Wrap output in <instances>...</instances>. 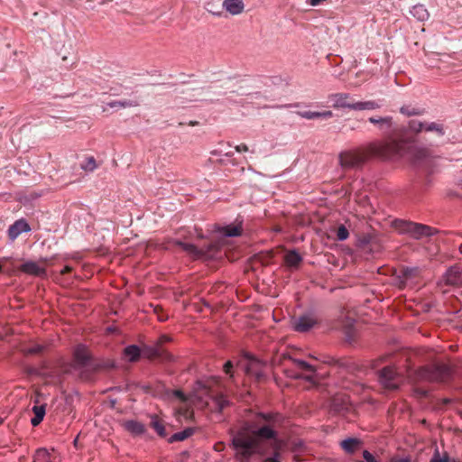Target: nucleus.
<instances>
[{
  "instance_id": "obj_39",
  "label": "nucleus",
  "mask_w": 462,
  "mask_h": 462,
  "mask_svg": "<svg viewBox=\"0 0 462 462\" xmlns=\"http://www.w3.org/2000/svg\"><path fill=\"white\" fill-rule=\"evenodd\" d=\"M9 261V257H3L0 259V273H5L11 274L14 272L13 266H6L5 263Z\"/></svg>"
},
{
  "instance_id": "obj_6",
  "label": "nucleus",
  "mask_w": 462,
  "mask_h": 462,
  "mask_svg": "<svg viewBox=\"0 0 462 462\" xmlns=\"http://www.w3.org/2000/svg\"><path fill=\"white\" fill-rule=\"evenodd\" d=\"M293 367H286L285 374L292 379H304L307 382H313L314 367L304 360L290 358Z\"/></svg>"
},
{
  "instance_id": "obj_22",
  "label": "nucleus",
  "mask_w": 462,
  "mask_h": 462,
  "mask_svg": "<svg viewBox=\"0 0 462 462\" xmlns=\"http://www.w3.org/2000/svg\"><path fill=\"white\" fill-rule=\"evenodd\" d=\"M411 14L420 22H424L429 19L430 14L423 5H415L410 11Z\"/></svg>"
},
{
  "instance_id": "obj_7",
  "label": "nucleus",
  "mask_w": 462,
  "mask_h": 462,
  "mask_svg": "<svg viewBox=\"0 0 462 462\" xmlns=\"http://www.w3.org/2000/svg\"><path fill=\"white\" fill-rule=\"evenodd\" d=\"M420 374L422 378L428 381L444 383L452 378L453 370L448 365L436 364L423 368Z\"/></svg>"
},
{
  "instance_id": "obj_37",
  "label": "nucleus",
  "mask_w": 462,
  "mask_h": 462,
  "mask_svg": "<svg viewBox=\"0 0 462 462\" xmlns=\"http://www.w3.org/2000/svg\"><path fill=\"white\" fill-rule=\"evenodd\" d=\"M430 462H450V457L447 453L441 457L439 449H436Z\"/></svg>"
},
{
  "instance_id": "obj_30",
  "label": "nucleus",
  "mask_w": 462,
  "mask_h": 462,
  "mask_svg": "<svg viewBox=\"0 0 462 462\" xmlns=\"http://www.w3.org/2000/svg\"><path fill=\"white\" fill-rule=\"evenodd\" d=\"M150 425L160 437L165 438L167 436V432L163 423L156 415L151 417Z\"/></svg>"
},
{
  "instance_id": "obj_42",
  "label": "nucleus",
  "mask_w": 462,
  "mask_h": 462,
  "mask_svg": "<svg viewBox=\"0 0 462 462\" xmlns=\"http://www.w3.org/2000/svg\"><path fill=\"white\" fill-rule=\"evenodd\" d=\"M389 462H413V461L410 456H405V457L395 456V457H393Z\"/></svg>"
},
{
  "instance_id": "obj_32",
  "label": "nucleus",
  "mask_w": 462,
  "mask_h": 462,
  "mask_svg": "<svg viewBox=\"0 0 462 462\" xmlns=\"http://www.w3.org/2000/svg\"><path fill=\"white\" fill-rule=\"evenodd\" d=\"M32 462H51L50 459V453L45 448H39L33 456Z\"/></svg>"
},
{
  "instance_id": "obj_29",
  "label": "nucleus",
  "mask_w": 462,
  "mask_h": 462,
  "mask_svg": "<svg viewBox=\"0 0 462 462\" xmlns=\"http://www.w3.org/2000/svg\"><path fill=\"white\" fill-rule=\"evenodd\" d=\"M425 132L434 133L439 137H442L446 134L444 125L437 122H427Z\"/></svg>"
},
{
  "instance_id": "obj_10",
  "label": "nucleus",
  "mask_w": 462,
  "mask_h": 462,
  "mask_svg": "<svg viewBox=\"0 0 462 462\" xmlns=\"http://www.w3.org/2000/svg\"><path fill=\"white\" fill-rule=\"evenodd\" d=\"M317 324V319L311 314H305L292 320L291 326L297 332L310 331Z\"/></svg>"
},
{
  "instance_id": "obj_12",
  "label": "nucleus",
  "mask_w": 462,
  "mask_h": 462,
  "mask_svg": "<svg viewBox=\"0 0 462 462\" xmlns=\"http://www.w3.org/2000/svg\"><path fill=\"white\" fill-rule=\"evenodd\" d=\"M329 100L332 102L334 108H348L354 110V104L356 101L351 100V97L347 93H337L329 96Z\"/></svg>"
},
{
  "instance_id": "obj_41",
  "label": "nucleus",
  "mask_w": 462,
  "mask_h": 462,
  "mask_svg": "<svg viewBox=\"0 0 462 462\" xmlns=\"http://www.w3.org/2000/svg\"><path fill=\"white\" fill-rule=\"evenodd\" d=\"M280 457V452L275 450L271 457H265L263 462H281Z\"/></svg>"
},
{
  "instance_id": "obj_13",
  "label": "nucleus",
  "mask_w": 462,
  "mask_h": 462,
  "mask_svg": "<svg viewBox=\"0 0 462 462\" xmlns=\"http://www.w3.org/2000/svg\"><path fill=\"white\" fill-rule=\"evenodd\" d=\"M19 270L23 273L37 277H45L47 275V271L44 266H42L39 263L31 260L24 262L19 267Z\"/></svg>"
},
{
  "instance_id": "obj_27",
  "label": "nucleus",
  "mask_w": 462,
  "mask_h": 462,
  "mask_svg": "<svg viewBox=\"0 0 462 462\" xmlns=\"http://www.w3.org/2000/svg\"><path fill=\"white\" fill-rule=\"evenodd\" d=\"M301 261L302 257L296 250H291L285 255L286 264L290 267H298Z\"/></svg>"
},
{
  "instance_id": "obj_44",
  "label": "nucleus",
  "mask_w": 462,
  "mask_h": 462,
  "mask_svg": "<svg viewBox=\"0 0 462 462\" xmlns=\"http://www.w3.org/2000/svg\"><path fill=\"white\" fill-rule=\"evenodd\" d=\"M235 149H236V151L237 152H247L248 151V146L246 144H245V143H241L239 145H236L235 147Z\"/></svg>"
},
{
  "instance_id": "obj_28",
  "label": "nucleus",
  "mask_w": 462,
  "mask_h": 462,
  "mask_svg": "<svg viewBox=\"0 0 462 462\" xmlns=\"http://www.w3.org/2000/svg\"><path fill=\"white\" fill-rule=\"evenodd\" d=\"M220 233L226 237L239 236L242 233L241 225H229L220 228Z\"/></svg>"
},
{
  "instance_id": "obj_26",
  "label": "nucleus",
  "mask_w": 462,
  "mask_h": 462,
  "mask_svg": "<svg viewBox=\"0 0 462 462\" xmlns=\"http://www.w3.org/2000/svg\"><path fill=\"white\" fill-rule=\"evenodd\" d=\"M106 105H107V106H109L111 108L120 109V108L137 106H139V101L132 100V99L115 100V101L108 102Z\"/></svg>"
},
{
  "instance_id": "obj_25",
  "label": "nucleus",
  "mask_w": 462,
  "mask_h": 462,
  "mask_svg": "<svg viewBox=\"0 0 462 462\" xmlns=\"http://www.w3.org/2000/svg\"><path fill=\"white\" fill-rule=\"evenodd\" d=\"M214 410L217 412H222L223 410L230 405L229 400L223 394H217L212 398Z\"/></svg>"
},
{
  "instance_id": "obj_43",
  "label": "nucleus",
  "mask_w": 462,
  "mask_h": 462,
  "mask_svg": "<svg viewBox=\"0 0 462 462\" xmlns=\"http://www.w3.org/2000/svg\"><path fill=\"white\" fill-rule=\"evenodd\" d=\"M232 368H233V364L231 361H227L225 365H224V371L226 374H229L230 376H232V374H231V371H232Z\"/></svg>"
},
{
  "instance_id": "obj_46",
  "label": "nucleus",
  "mask_w": 462,
  "mask_h": 462,
  "mask_svg": "<svg viewBox=\"0 0 462 462\" xmlns=\"http://www.w3.org/2000/svg\"><path fill=\"white\" fill-rule=\"evenodd\" d=\"M72 271V267L69 265H66L63 267V269L60 271L61 274H67L69 273Z\"/></svg>"
},
{
  "instance_id": "obj_38",
  "label": "nucleus",
  "mask_w": 462,
  "mask_h": 462,
  "mask_svg": "<svg viewBox=\"0 0 462 462\" xmlns=\"http://www.w3.org/2000/svg\"><path fill=\"white\" fill-rule=\"evenodd\" d=\"M349 236L347 228L344 225H340L337 230V238L339 241L346 240Z\"/></svg>"
},
{
  "instance_id": "obj_35",
  "label": "nucleus",
  "mask_w": 462,
  "mask_h": 462,
  "mask_svg": "<svg viewBox=\"0 0 462 462\" xmlns=\"http://www.w3.org/2000/svg\"><path fill=\"white\" fill-rule=\"evenodd\" d=\"M44 350V346L40 344H35L32 346L23 347L22 349L23 353L26 356L28 355H39Z\"/></svg>"
},
{
  "instance_id": "obj_53",
  "label": "nucleus",
  "mask_w": 462,
  "mask_h": 462,
  "mask_svg": "<svg viewBox=\"0 0 462 462\" xmlns=\"http://www.w3.org/2000/svg\"><path fill=\"white\" fill-rule=\"evenodd\" d=\"M256 376L259 378V377H261V376H262V374H260V373H256Z\"/></svg>"
},
{
  "instance_id": "obj_4",
  "label": "nucleus",
  "mask_w": 462,
  "mask_h": 462,
  "mask_svg": "<svg viewBox=\"0 0 462 462\" xmlns=\"http://www.w3.org/2000/svg\"><path fill=\"white\" fill-rule=\"evenodd\" d=\"M393 226L398 233L408 235L414 239L431 236L437 233V230L430 226L404 219H394L393 221Z\"/></svg>"
},
{
  "instance_id": "obj_3",
  "label": "nucleus",
  "mask_w": 462,
  "mask_h": 462,
  "mask_svg": "<svg viewBox=\"0 0 462 462\" xmlns=\"http://www.w3.org/2000/svg\"><path fill=\"white\" fill-rule=\"evenodd\" d=\"M403 144L391 141L383 144L370 143L365 150L346 151L339 154V164L343 170H357L363 167L370 156L385 161H398L403 155Z\"/></svg>"
},
{
  "instance_id": "obj_34",
  "label": "nucleus",
  "mask_w": 462,
  "mask_h": 462,
  "mask_svg": "<svg viewBox=\"0 0 462 462\" xmlns=\"http://www.w3.org/2000/svg\"><path fill=\"white\" fill-rule=\"evenodd\" d=\"M427 122H421L419 120H411L409 121V128L411 131L415 133H420L422 131H425Z\"/></svg>"
},
{
  "instance_id": "obj_21",
  "label": "nucleus",
  "mask_w": 462,
  "mask_h": 462,
  "mask_svg": "<svg viewBox=\"0 0 462 462\" xmlns=\"http://www.w3.org/2000/svg\"><path fill=\"white\" fill-rule=\"evenodd\" d=\"M382 104L376 100H367V101H356L354 104L355 111H363V110H376L381 108Z\"/></svg>"
},
{
  "instance_id": "obj_14",
  "label": "nucleus",
  "mask_w": 462,
  "mask_h": 462,
  "mask_svg": "<svg viewBox=\"0 0 462 462\" xmlns=\"http://www.w3.org/2000/svg\"><path fill=\"white\" fill-rule=\"evenodd\" d=\"M31 227L26 220L18 219L8 228V236L11 240L16 239L22 233H27Z\"/></svg>"
},
{
  "instance_id": "obj_2",
  "label": "nucleus",
  "mask_w": 462,
  "mask_h": 462,
  "mask_svg": "<svg viewBox=\"0 0 462 462\" xmlns=\"http://www.w3.org/2000/svg\"><path fill=\"white\" fill-rule=\"evenodd\" d=\"M368 122L376 125L382 134L387 136V140L377 144L390 143L392 140L403 144V155L401 159L411 161L417 167L428 168L431 163V157L426 149L417 147L411 141L405 137H398V127L394 125L392 116H371Z\"/></svg>"
},
{
  "instance_id": "obj_16",
  "label": "nucleus",
  "mask_w": 462,
  "mask_h": 462,
  "mask_svg": "<svg viewBox=\"0 0 462 462\" xmlns=\"http://www.w3.org/2000/svg\"><path fill=\"white\" fill-rule=\"evenodd\" d=\"M296 114L305 119L312 120V119H323L327 120L333 116V113L329 110L318 112V111H310V110H300L297 111Z\"/></svg>"
},
{
  "instance_id": "obj_23",
  "label": "nucleus",
  "mask_w": 462,
  "mask_h": 462,
  "mask_svg": "<svg viewBox=\"0 0 462 462\" xmlns=\"http://www.w3.org/2000/svg\"><path fill=\"white\" fill-rule=\"evenodd\" d=\"M32 410L34 414V417L31 419V424L33 427H36L43 420V418L46 413L45 405H34Z\"/></svg>"
},
{
  "instance_id": "obj_52",
  "label": "nucleus",
  "mask_w": 462,
  "mask_h": 462,
  "mask_svg": "<svg viewBox=\"0 0 462 462\" xmlns=\"http://www.w3.org/2000/svg\"><path fill=\"white\" fill-rule=\"evenodd\" d=\"M162 339H163L164 341L169 340V338H168L166 336H163V337H162Z\"/></svg>"
},
{
  "instance_id": "obj_11",
  "label": "nucleus",
  "mask_w": 462,
  "mask_h": 462,
  "mask_svg": "<svg viewBox=\"0 0 462 462\" xmlns=\"http://www.w3.org/2000/svg\"><path fill=\"white\" fill-rule=\"evenodd\" d=\"M420 275V269L417 267H402L396 275L399 287L402 288Z\"/></svg>"
},
{
  "instance_id": "obj_45",
  "label": "nucleus",
  "mask_w": 462,
  "mask_h": 462,
  "mask_svg": "<svg viewBox=\"0 0 462 462\" xmlns=\"http://www.w3.org/2000/svg\"><path fill=\"white\" fill-rule=\"evenodd\" d=\"M173 394H174L176 397H178L180 400H181V401H186L185 394L183 393V392H182V391H180V390H175V391L173 392Z\"/></svg>"
},
{
  "instance_id": "obj_36",
  "label": "nucleus",
  "mask_w": 462,
  "mask_h": 462,
  "mask_svg": "<svg viewBox=\"0 0 462 462\" xmlns=\"http://www.w3.org/2000/svg\"><path fill=\"white\" fill-rule=\"evenodd\" d=\"M97 168V164L94 157H88L82 163L81 169L86 171H93Z\"/></svg>"
},
{
  "instance_id": "obj_24",
  "label": "nucleus",
  "mask_w": 462,
  "mask_h": 462,
  "mask_svg": "<svg viewBox=\"0 0 462 462\" xmlns=\"http://www.w3.org/2000/svg\"><path fill=\"white\" fill-rule=\"evenodd\" d=\"M194 432H195L194 428L188 427L185 430L176 432L173 435H171L169 438L168 441H169V443L183 441V440L187 439L188 438H189L190 436H192L194 434Z\"/></svg>"
},
{
  "instance_id": "obj_1",
  "label": "nucleus",
  "mask_w": 462,
  "mask_h": 462,
  "mask_svg": "<svg viewBox=\"0 0 462 462\" xmlns=\"http://www.w3.org/2000/svg\"><path fill=\"white\" fill-rule=\"evenodd\" d=\"M277 436V431L271 425L254 429L253 423H246L244 429L232 437L231 442L236 451V458L240 461H249L254 455L264 457L266 448L261 439H275Z\"/></svg>"
},
{
  "instance_id": "obj_19",
  "label": "nucleus",
  "mask_w": 462,
  "mask_h": 462,
  "mask_svg": "<svg viewBox=\"0 0 462 462\" xmlns=\"http://www.w3.org/2000/svg\"><path fill=\"white\" fill-rule=\"evenodd\" d=\"M223 7L231 14H239L244 10L243 0H224Z\"/></svg>"
},
{
  "instance_id": "obj_31",
  "label": "nucleus",
  "mask_w": 462,
  "mask_h": 462,
  "mask_svg": "<svg viewBox=\"0 0 462 462\" xmlns=\"http://www.w3.org/2000/svg\"><path fill=\"white\" fill-rule=\"evenodd\" d=\"M125 428L127 430L134 433L136 435L143 434L145 430L143 424L136 421V420H128L125 422Z\"/></svg>"
},
{
  "instance_id": "obj_54",
  "label": "nucleus",
  "mask_w": 462,
  "mask_h": 462,
  "mask_svg": "<svg viewBox=\"0 0 462 462\" xmlns=\"http://www.w3.org/2000/svg\"><path fill=\"white\" fill-rule=\"evenodd\" d=\"M459 415L462 418V410L459 411Z\"/></svg>"
},
{
  "instance_id": "obj_33",
  "label": "nucleus",
  "mask_w": 462,
  "mask_h": 462,
  "mask_svg": "<svg viewBox=\"0 0 462 462\" xmlns=\"http://www.w3.org/2000/svg\"><path fill=\"white\" fill-rule=\"evenodd\" d=\"M400 112H401V114H402L404 116H419V115H422L423 114V110L422 109L417 108V107H413L411 106H402L400 108Z\"/></svg>"
},
{
  "instance_id": "obj_8",
  "label": "nucleus",
  "mask_w": 462,
  "mask_h": 462,
  "mask_svg": "<svg viewBox=\"0 0 462 462\" xmlns=\"http://www.w3.org/2000/svg\"><path fill=\"white\" fill-rule=\"evenodd\" d=\"M73 357L74 362L76 363V365L79 368L87 367V366H92L94 369H99V368H114L115 362L114 361H107L104 363L103 365L97 364V365H92L91 364V356L88 353V350L86 346L84 345H78L73 352Z\"/></svg>"
},
{
  "instance_id": "obj_49",
  "label": "nucleus",
  "mask_w": 462,
  "mask_h": 462,
  "mask_svg": "<svg viewBox=\"0 0 462 462\" xmlns=\"http://www.w3.org/2000/svg\"><path fill=\"white\" fill-rule=\"evenodd\" d=\"M211 153H212L213 155H218V154H221V152H220V151H217V150H214V151H212V152H211Z\"/></svg>"
},
{
  "instance_id": "obj_15",
  "label": "nucleus",
  "mask_w": 462,
  "mask_h": 462,
  "mask_svg": "<svg viewBox=\"0 0 462 462\" xmlns=\"http://www.w3.org/2000/svg\"><path fill=\"white\" fill-rule=\"evenodd\" d=\"M444 278L447 284L462 286V268L459 266L450 267L446 272Z\"/></svg>"
},
{
  "instance_id": "obj_20",
  "label": "nucleus",
  "mask_w": 462,
  "mask_h": 462,
  "mask_svg": "<svg viewBox=\"0 0 462 462\" xmlns=\"http://www.w3.org/2000/svg\"><path fill=\"white\" fill-rule=\"evenodd\" d=\"M123 355L128 362L134 363L137 362L141 356V349L136 345H130L125 347Z\"/></svg>"
},
{
  "instance_id": "obj_51",
  "label": "nucleus",
  "mask_w": 462,
  "mask_h": 462,
  "mask_svg": "<svg viewBox=\"0 0 462 462\" xmlns=\"http://www.w3.org/2000/svg\"><path fill=\"white\" fill-rule=\"evenodd\" d=\"M197 124H198L197 122H193V121H191V122L189 123V125H196Z\"/></svg>"
},
{
  "instance_id": "obj_18",
  "label": "nucleus",
  "mask_w": 462,
  "mask_h": 462,
  "mask_svg": "<svg viewBox=\"0 0 462 462\" xmlns=\"http://www.w3.org/2000/svg\"><path fill=\"white\" fill-rule=\"evenodd\" d=\"M257 418L266 422V425H271L273 427H275L277 424H280L282 421V416L280 413L274 412H259L257 414Z\"/></svg>"
},
{
  "instance_id": "obj_5",
  "label": "nucleus",
  "mask_w": 462,
  "mask_h": 462,
  "mask_svg": "<svg viewBox=\"0 0 462 462\" xmlns=\"http://www.w3.org/2000/svg\"><path fill=\"white\" fill-rule=\"evenodd\" d=\"M174 245L180 246L183 251L189 254L194 259H210L217 255L219 245L217 243H210L200 248L196 245L185 243L180 240H175Z\"/></svg>"
},
{
  "instance_id": "obj_47",
  "label": "nucleus",
  "mask_w": 462,
  "mask_h": 462,
  "mask_svg": "<svg viewBox=\"0 0 462 462\" xmlns=\"http://www.w3.org/2000/svg\"><path fill=\"white\" fill-rule=\"evenodd\" d=\"M332 407L335 411H340L342 410V408L337 406V404L336 403V400L333 401Z\"/></svg>"
},
{
  "instance_id": "obj_40",
  "label": "nucleus",
  "mask_w": 462,
  "mask_h": 462,
  "mask_svg": "<svg viewBox=\"0 0 462 462\" xmlns=\"http://www.w3.org/2000/svg\"><path fill=\"white\" fill-rule=\"evenodd\" d=\"M364 461L357 460L356 462H380L371 452L368 450L363 451Z\"/></svg>"
},
{
  "instance_id": "obj_50",
  "label": "nucleus",
  "mask_w": 462,
  "mask_h": 462,
  "mask_svg": "<svg viewBox=\"0 0 462 462\" xmlns=\"http://www.w3.org/2000/svg\"><path fill=\"white\" fill-rule=\"evenodd\" d=\"M226 156L227 157H231L233 155V152H227L225 153Z\"/></svg>"
},
{
  "instance_id": "obj_48",
  "label": "nucleus",
  "mask_w": 462,
  "mask_h": 462,
  "mask_svg": "<svg viewBox=\"0 0 462 462\" xmlns=\"http://www.w3.org/2000/svg\"><path fill=\"white\" fill-rule=\"evenodd\" d=\"M158 355V350L155 348L151 349V353L149 354V356H156Z\"/></svg>"
},
{
  "instance_id": "obj_17",
  "label": "nucleus",
  "mask_w": 462,
  "mask_h": 462,
  "mask_svg": "<svg viewBox=\"0 0 462 462\" xmlns=\"http://www.w3.org/2000/svg\"><path fill=\"white\" fill-rule=\"evenodd\" d=\"M362 445V441L357 438H348L340 442V447L347 454H354Z\"/></svg>"
},
{
  "instance_id": "obj_9",
  "label": "nucleus",
  "mask_w": 462,
  "mask_h": 462,
  "mask_svg": "<svg viewBox=\"0 0 462 462\" xmlns=\"http://www.w3.org/2000/svg\"><path fill=\"white\" fill-rule=\"evenodd\" d=\"M379 382L388 390H396L402 382V375L392 366H385L379 371Z\"/></svg>"
}]
</instances>
